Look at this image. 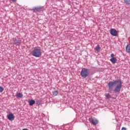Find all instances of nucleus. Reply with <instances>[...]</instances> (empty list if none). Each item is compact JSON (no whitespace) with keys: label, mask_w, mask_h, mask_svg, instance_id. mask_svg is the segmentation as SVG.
<instances>
[{"label":"nucleus","mask_w":130,"mask_h":130,"mask_svg":"<svg viewBox=\"0 0 130 130\" xmlns=\"http://www.w3.org/2000/svg\"><path fill=\"white\" fill-rule=\"evenodd\" d=\"M126 52L130 53V46L128 45L126 47Z\"/></svg>","instance_id":"9b49d317"},{"label":"nucleus","mask_w":130,"mask_h":130,"mask_svg":"<svg viewBox=\"0 0 130 130\" xmlns=\"http://www.w3.org/2000/svg\"><path fill=\"white\" fill-rule=\"evenodd\" d=\"M88 120L89 122H91L93 125H96V124H98L99 123V121H98V119L95 118H89Z\"/></svg>","instance_id":"20e7f679"},{"label":"nucleus","mask_w":130,"mask_h":130,"mask_svg":"<svg viewBox=\"0 0 130 130\" xmlns=\"http://www.w3.org/2000/svg\"><path fill=\"white\" fill-rule=\"evenodd\" d=\"M52 93L54 96H57L58 95V91H54Z\"/></svg>","instance_id":"4468645a"},{"label":"nucleus","mask_w":130,"mask_h":130,"mask_svg":"<svg viewBox=\"0 0 130 130\" xmlns=\"http://www.w3.org/2000/svg\"><path fill=\"white\" fill-rule=\"evenodd\" d=\"M110 60L112 63H116V61H117V59L115 57L111 58Z\"/></svg>","instance_id":"1a4fd4ad"},{"label":"nucleus","mask_w":130,"mask_h":130,"mask_svg":"<svg viewBox=\"0 0 130 130\" xmlns=\"http://www.w3.org/2000/svg\"><path fill=\"white\" fill-rule=\"evenodd\" d=\"M124 2L126 5H130V2L128 0H124Z\"/></svg>","instance_id":"dca6fc26"},{"label":"nucleus","mask_w":130,"mask_h":130,"mask_svg":"<svg viewBox=\"0 0 130 130\" xmlns=\"http://www.w3.org/2000/svg\"><path fill=\"white\" fill-rule=\"evenodd\" d=\"M111 57H114V54H113V53H112V54H111Z\"/></svg>","instance_id":"6ab92c4d"},{"label":"nucleus","mask_w":130,"mask_h":130,"mask_svg":"<svg viewBox=\"0 0 130 130\" xmlns=\"http://www.w3.org/2000/svg\"><path fill=\"white\" fill-rule=\"evenodd\" d=\"M80 75L82 78H87L89 76V71L86 68H83L81 71Z\"/></svg>","instance_id":"7ed1b4c3"},{"label":"nucleus","mask_w":130,"mask_h":130,"mask_svg":"<svg viewBox=\"0 0 130 130\" xmlns=\"http://www.w3.org/2000/svg\"><path fill=\"white\" fill-rule=\"evenodd\" d=\"M110 34L112 35V36H117V34H118V32H117V30L115 29L112 28L110 30Z\"/></svg>","instance_id":"423d86ee"},{"label":"nucleus","mask_w":130,"mask_h":130,"mask_svg":"<svg viewBox=\"0 0 130 130\" xmlns=\"http://www.w3.org/2000/svg\"><path fill=\"white\" fill-rule=\"evenodd\" d=\"M32 55L35 57H40L42 55V52L40 49L35 48L34 50L32 52Z\"/></svg>","instance_id":"f03ea898"},{"label":"nucleus","mask_w":130,"mask_h":130,"mask_svg":"<svg viewBox=\"0 0 130 130\" xmlns=\"http://www.w3.org/2000/svg\"><path fill=\"white\" fill-rule=\"evenodd\" d=\"M13 3H16L17 0H11Z\"/></svg>","instance_id":"aec40b11"},{"label":"nucleus","mask_w":130,"mask_h":130,"mask_svg":"<svg viewBox=\"0 0 130 130\" xmlns=\"http://www.w3.org/2000/svg\"><path fill=\"white\" fill-rule=\"evenodd\" d=\"M101 49V48H100V46L98 45L95 47V50L96 51H100V50Z\"/></svg>","instance_id":"ddd939ff"},{"label":"nucleus","mask_w":130,"mask_h":130,"mask_svg":"<svg viewBox=\"0 0 130 130\" xmlns=\"http://www.w3.org/2000/svg\"><path fill=\"white\" fill-rule=\"evenodd\" d=\"M108 85L110 92H112V91H113V88L115 87L114 89V92L117 93L120 92L122 83L121 82V80L118 79L114 81H110Z\"/></svg>","instance_id":"f257e3e1"},{"label":"nucleus","mask_w":130,"mask_h":130,"mask_svg":"<svg viewBox=\"0 0 130 130\" xmlns=\"http://www.w3.org/2000/svg\"><path fill=\"white\" fill-rule=\"evenodd\" d=\"M16 97H18V98H21V97H23V94L19 92L16 94Z\"/></svg>","instance_id":"f8f14e48"},{"label":"nucleus","mask_w":130,"mask_h":130,"mask_svg":"<svg viewBox=\"0 0 130 130\" xmlns=\"http://www.w3.org/2000/svg\"><path fill=\"white\" fill-rule=\"evenodd\" d=\"M7 118L9 119V120L13 121V120L15 119V116L13 113H10L9 114L7 115Z\"/></svg>","instance_id":"39448f33"},{"label":"nucleus","mask_w":130,"mask_h":130,"mask_svg":"<svg viewBox=\"0 0 130 130\" xmlns=\"http://www.w3.org/2000/svg\"><path fill=\"white\" fill-rule=\"evenodd\" d=\"M13 43L16 46L19 45L21 44V40H17L16 39H13Z\"/></svg>","instance_id":"0eeeda50"},{"label":"nucleus","mask_w":130,"mask_h":130,"mask_svg":"<svg viewBox=\"0 0 130 130\" xmlns=\"http://www.w3.org/2000/svg\"><path fill=\"white\" fill-rule=\"evenodd\" d=\"M106 97L107 99H109V98H111V96H110V94H109V93L106 94Z\"/></svg>","instance_id":"2eb2a0df"},{"label":"nucleus","mask_w":130,"mask_h":130,"mask_svg":"<svg viewBox=\"0 0 130 130\" xmlns=\"http://www.w3.org/2000/svg\"><path fill=\"white\" fill-rule=\"evenodd\" d=\"M42 10V7H35L32 9L34 13H36L37 12H40Z\"/></svg>","instance_id":"6e6552de"},{"label":"nucleus","mask_w":130,"mask_h":130,"mask_svg":"<svg viewBox=\"0 0 130 130\" xmlns=\"http://www.w3.org/2000/svg\"><path fill=\"white\" fill-rule=\"evenodd\" d=\"M29 104L30 106H32L34 104H35V101L34 100H31L29 101Z\"/></svg>","instance_id":"9d476101"},{"label":"nucleus","mask_w":130,"mask_h":130,"mask_svg":"<svg viewBox=\"0 0 130 130\" xmlns=\"http://www.w3.org/2000/svg\"><path fill=\"white\" fill-rule=\"evenodd\" d=\"M121 130H126V128L123 127H122Z\"/></svg>","instance_id":"a211bd4d"},{"label":"nucleus","mask_w":130,"mask_h":130,"mask_svg":"<svg viewBox=\"0 0 130 130\" xmlns=\"http://www.w3.org/2000/svg\"><path fill=\"white\" fill-rule=\"evenodd\" d=\"M4 91V87L0 86V92L2 93Z\"/></svg>","instance_id":"f3484780"}]
</instances>
